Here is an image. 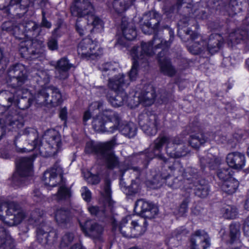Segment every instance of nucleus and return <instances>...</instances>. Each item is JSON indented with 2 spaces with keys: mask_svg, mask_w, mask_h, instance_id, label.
<instances>
[{
  "mask_svg": "<svg viewBox=\"0 0 249 249\" xmlns=\"http://www.w3.org/2000/svg\"><path fill=\"white\" fill-rule=\"evenodd\" d=\"M28 77L26 68L21 64L13 65L7 71V82L12 88L11 90L2 91L1 94L13 108L25 109L30 106L31 100H26V96L23 95L28 93L27 90L22 87L28 81Z\"/></svg>",
  "mask_w": 249,
  "mask_h": 249,
  "instance_id": "f257e3e1",
  "label": "nucleus"
},
{
  "mask_svg": "<svg viewBox=\"0 0 249 249\" xmlns=\"http://www.w3.org/2000/svg\"><path fill=\"white\" fill-rule=\"evenodd\" d=\"M164 144L166 145V153L171 158H178L186 155L187 152L183 140L180 137L162 136L158 137L155 140L153 145L151 147V152L148 156L149 158L152 159L157 158L166 162L167 160L161 153Z\"/></svg>",
  "mask_w": 249,
  "mask_h": 249,
  "instance_id": "f03ea898",
  "label": "nucleus"
},
{
  "mask_svg": "<svg viewBox=\"0 0 249 249\" xmlns=\"http://www.w3.org/2000/svg\"><path fill=\"white\" fill-rule=\"evenodd\" d=\"M31 135H33L35 138L33 141V147L32 150L36 149L42 156H54L61 150L62 142L60 135L57 131L49 129L45 131L43 137V142L39 144L38 140L36 138V133L32 132Z\"/></svg>",
  "mask_w": 249,
  "mask_h": 249,
  "instance_id": "7ed1b4c3",
  "label": "nucleus"
},
{
  "mask_svg": "<svg viewBox=\"0 0 249 249\" xmlns=\"http://www.w3.org/2000/svg\"><path fill=\"white\" fill-rule=\"evenodd\" d=\"M169 34L170 38L168 41L164 40L158 35H155L152 41L147 43L142 41L141 42V46L133 47L130 51V55L133 57H136L140 58V59H143L146 62L149 57L155 53L154 49L161 48L164 50L170 46L174 37V32L170 29Z\"/></svg>",
  "mask_w": 249,
  "mask_h": 249,
  "instance_id": "20e7f679",
  "label": "nucleus"
},
{
  "mask_svg": "<svg viewBox=\"0 0 249 249\" xmlns=\"http://www.w3.org/2000/svg\"><path fill=\"white\" fill-rule=\"evenodd\" d=\"M120 121L117 113L110 109H106L93 118L92 127L99 132L113 133L117 129Z\"/></svg>",
  "mask_w": 249,
  "mask_h": 249,
  "instance_id": "39448f33",
  "label": "nucleus"
},
{
  "mask_svg": "<svg viewBox=\"0 0 249 249\" xmlns=\"http://www.w3.org/2000/svg\"><path fill=\"white\" fill-rule=\"evenodd\" d=\"M189 19L188 18H182L179 21L178 35L183 38L191 40V42L187 45L189 51L194 54L203 53L205 52L206 47L204 46V40L201 36L189 29H183V27L188 25Z\"/></svg>",
  "mask_w": 249,
  "mask_h": 249,
  "instance_id": "423d86ee",
  "label": "nucleus"
},
{
  "mask_svg": "<svg viewBox=\"0 0 249 249\" xmlns=\"http://www.w3.org/2000/svg\"><path fill=\"white\" fill-rule=\"evenodd\" d=\"M33 157H21L17 160V172L12 177V182L14 185L20 186L25 183L27 177L32 175Z\"/></svg>",
  "mask_w": 249,
  "mask_h": 249,
  "instance_id": "0eeeda50",
  "label": "nucleus"
},
{
  "mask_svg": "<svg viewBox=\"0 0 249 249\" xmlns=\"http://www.w3.org/2000/svg\"><path fill=\"white\" fill-rule=\"evenodd\" d=\"M77 53L82 58L93 59L102 54L103 49L97 42L87 38L79 43Z\"/></svg>",
  "mask_w": 249,
  "mask_h": 249,
  "instance_id": "6e6552de",
  "label": "nucleus"
},
{
  "mask_svg": "<svg viewBox=\"0 0 249 249\" xmlns=\"http://www.w3.org/2000/svg\"><path fill=\"white\" fill-rule=\"evenodd\" d=\"M160 19V15L155 11L145 13L143 16V21L141 23L142 31L145 34H151L159 31Z\"/></svg>",
  "mask_w": 249,
  "mask_h": 249,
  "instance_id": "1a4fd4ad",
  "label": "nucleus"
},
{
  "mask_svg": "<svg viewBox=\"0 0 249 249\" xmlns=\"http://www.w3.org/2000/svg\"><path fill=\"white\" fill-rule=\"evenodd\" d=\"M5 223L12 226L19 224L25 218L26 213L15 202H7Z\"/></svg>",
  "mask_w": 249,
  "mask_h": 249,
  "instance_id": "9d476101",
  "label": "nucleus"
},
{
  "mask_svg": "<svg viewBox=\"0 0 249 249\" xmlns=\"http://www.w3.org/2000/svg\"><path fill=\"white\" fill-rule=\"evenodd\" d=\"M211 244V238L208 233L199 230L191 234L189 247L190 249H207Z\"/></svg>",
  "mask_w": 249,
  "mask_h": 249,
  "instance_id": "9b49d317",
  "label": "nucleus"
},
{
  "mask_svg": "<svg viewBox=\"0 0 249 249\" xmlns=\"http://www.w3.org/2000/svg\"><path fill=\"white\" fill-rule=\"evenodd\" d=\"M139 124L145 133L154 135L157 132L159 120L156 115L142 114L139 117Z\"/></svg>",
  "mask_w": 249,
  "mask_h": 249,
  "instance_id": "f8f14e48",
  "label": "nucleus"
},
{
  "mask_svg": "<svg viewBox=\"0 0 249 249\" xmlns=\"http://www.w3.org/2000/svg\"><path fill=\"white\" fill-rule=\"evenodd\" d=\"M63 171L58 161L44 174L43 180L45 185L51 187L56 186L62 179Z\"/></svg>",
  "mask_w": 249,
  "mask_h": 249,
  "instance_id": "ddd939ff",
  "label": "nucleus"
},
{
  "mask_svg": "<svg viewBox=\"0 0 249 249\" xmlns=\"http://www.w3.org/2000/svg\"><path fill=\"white\" fill-rule=\"evenodd\" d=\"M81 228L85 234L93 239L95 242L102 241V235L104 231L103 227L96 222L89 220L85 222Z\"/></svg>",
  "mask_w": 249,
  "mask_h": 249,
  "instance_id": "4468645a",
  "label": "nucleus"
},
{
  "mask_svg": "<svg viewBox=\"0 0 249 249\" xmlns=\"http://www.w3.org/2000/svg\"><path fill=\"white\" fill-rule=\"evenodd\" d=\"M135 212L146 218H154L158 213V209L154 204L143 199L138 200L135 203Z\"/></svg>",
  "mask_w": 249,
  "mask_h": 249,
  "instance_id": "2eb2a0df",
  "label": "nucleus"
},
{
  "mask_svg": "<svg viewBox=\"0 0 249 249\" xmlns=\"http://www.w3.org/2000/svg\"><path fill=\"white\" fill-rule=\"evenodd\" d=\"M116 141L115 137L108 141V143L111 144V146L108 149L105 148L99 157L104 161L106 166L109 169H113L119 166L120 162L118 158L112 151V149L116 144Z\"/></svg>",
  "mask_w": 249,
  "mask_h": 249,
  "instance_id": "dca6fc26",
  "label": "nucleus"
},
{
  "mask_svg": "<svg viewBox=\"0 0 249 249\" xmlns=\"http://www.w3.org/2000/svg\"><path fill=\"white\" fill-rule=\"evenodd\" d=\"M71 14L78 18L93 13L94 8L88 0H76L71 7Z\"/></svg>",
  "mask_w": 249,
  "mask_h": 249,
  "instance_id": "f3484780",
  "label": "nucleus"
},
{
  "mask_svg": "<svg viewBox=\"0 0 249 249\" xmlns=\"http://www.w3.org/2000/svg\"><path fill=\"white\" fill-rule=\"evenodd\" d=\"M147 226L145 219L132 220L129 223L128 229L124 231L123 236L127 238H135L142 234Z\"/></svg>",
  "mask_w": 249,
  "mask_h": 249,
  "instance_id": "a211bd4d",
  "label": "nucleus"
},
{
  "mask_svg": "<svg viewBox=\"0 0 249 249\" xmlns=\"http://www.w3.org/2000/svg\"><path fill=\"white\" fill-rule=\"evenodd\" d=\"M19 51L23 56L26 55H31L33 56L42 53L41 46L36 41L31 40L22 41L19 44Z\"/></svg>",
  "mask_w": 249,
  "mask_h": 249,
  "instance_id": "6ab92c4d",
  "label": "nucleus"
},
{
  "mask_svg": "<svg viewBox=\"0 0 249 249\" xmlns=\"http://www.w3.org/2000/svg\"><path fill=\"white\" fill-rule=\"evenodd\" d=\"M224 44L223 37L219 34H212L207 41L204 40L205 52L209 53L214 54L217 52Z\"/></svg>",
  "mask_w": 249,
  "mask_h": 249,
  "instance_id": "aec40b11",
  "label": "nucleus"
},
{
  "mask_svg": "<svg viewBox=\"0 0 249 249\" xmlns=\"http://www.w3.org/2000/svg\"><path fill=\"white\" fill-rule=\"evenodd\" d=\"M73 67L66 57L61 58L58 60L55 67L56 76L61 80L67 79L69 75V71Z\"/></svg>",
  "mask_w": 249,
  "mask_h": 249,
  "instance_id": "412c9836",
  "label": "nucleus"
},
{
  "mask_svg": "<svg viewBox=\"0 0 249 249\" xmlns=\"http://www.w3.org/2000/svg\"><path fill=\"white\" fill-rule=\"evenodd\" d=\"M129 80L124 74H119L108 79V86L114 91L124 90L129 85Z\"/></svg>",
  "mask_w": 249,
  "mask_h": 249,
  "instance_id": "4be33fe9",
  "label": "nucleus"
},
{
  "mask_svg": "<svg viewBox=\"0 0 249 249\" xmlns=\"http://www.w3.org/2000/svg\"><path fill=\"white\" fill-rule=\"evenodd\" d=\"M227 162L229 166L235 169H242L245 164V157L240 152H232L227 156Z\"/></svg>",
  "mask_w": 249,
  "mask_h": 249,
  "instance_id": "5701e85b",
  "label": "nucleus"
},
{
  "mask_svg": "<svg viewBox=\"0 0 249 249\" xmlns=\"http://www.w3.org/2000/svg\"><path fill=\"white\" fill-rule=\"evenodd\" d=\"M2 221L0 220V248L3 249H13L14 242L4 228Z\"/></svg>",
  "mask_w": 249,
  "mask_h": 249,
  "instance_id": "b1692460",
  "label": "nucleus"
},
{
  "mask_svg": "<svg viewBox=\"0 0 249 249\" xmlns=\"http://www.w3.org/2000/svg\"><path fill=\"white\" fill-rule=\"evenodd\" d=\"M156 91L152 87H149L138 95V102L145 106H149L154 102Z\"/></svg>",
  "mask_w": 249,
  "mask_h": 249,
  "instance_id": "393cba45",
  "label": "nucleus"
},
{
  "mask_svg": "<svg viewBox=\"0 0 249 249\" xmlns=\"http://www.w3.org/2000/svg\"><path fill=\"white\" fill-rule=\"evenodd\" d=\"M163 53L161 52L158 54L160 71L164 75L172 76L176 73V71L172 65L170 60L167 57L162 55Z\"/></svg>",
  "mask_w": 249,
  "mask_h": 249,
  "instance_id": "a878e982",
  "label": "nucleus"
},
{
  "mask_svg": "<svg viewBox=\"0 0 249 249\" xmlns=\"http://www.w3.org/2000/svg\"><path fill=\"white\" fill-rule=\"evenodd\" d=\"M111 144L108 143V142L98 143H95L93 142H89L86 143L85 151L88 154H96L100 157L104 149L109 148L111 146Z\"/></svg>",
  "mask_w": 249,
  "mask_h": 249,
  "instance_id": "bb28decb",
  "label": "nucleus"
},
{
  "mask_svg": "<svg viewBox=\"0 0 249 249\" xmlns=\"http://www.w3.org/2000/svg\"><path fill=\"white\" fill-rule=\"evenodd\" d=\"M213 134H204L201 132L192 134L190 135L189 141L190 145L195 148H198L201 145L211 139H213Z\"/></svg>",
  "mask_w": 249,
  "mask_h": 249,
  "instance_id": "cd10ccee",
  "label": "nucleus"
},
{
  "mask_svg": "<svg viewBox=\"0 0 249 249\" xmlns=\"http://www.w3.org/2000/svg\"><path fill=\"white\" fill-rule=\"evenodd\" d=\"M229 41L232 44H236L245 41L249 44L248 32L246 30L238 29L230 34Z\"/></svg>",
  "mask_w": 249,
  "mask_h": 249,
  "instance_id": "c85d7f7f",
  "label": "nucleus"
},
{
  "mask_svg": "<svg viewBox=\"0 0 249 249\" xmlns=\"http://www.w3.org/2000/svg\"><path fill=\"white\" fill-rule=\"evenodd\" d=\"M222 10L229 16L233 17L241 11V3L239 0H231L228 4L223 6Z\"/></svg>",
  "mask_w": 249,
  "mask_h": 249,
  "instance_id": "c756f323",
  "label": "nucleus"
},
{
  "mask_svg": "<svg viewBox=\"0 0 249 249\" xmlns=\"http://www.w3.org/2000/svg\"><path fill=\"white\" fill-rule=\"evenodd\" d=\"M133 60L132 68L128 73L129 83L131 81L135 80L138 75V70L140 66L142 67H145L148 64V61L146 62L143 59H140V58L133 57L131 55Z\"/></svg>",
  "mask_w": 249,
  "mask_h": 249,
  "instance_id": "7c9ffc66",
  "label": "nucleus"
},
{
  "mask_svg": "<svg viewBox=\"0 0 249 249\" xmlns=\"http://www.w3.org/2000/svg\"><path fill=\"white\" fill-rule=\"evenodd\" d=\"M115 95L108 97V101L115 107L122 106L127 100V95L126 93L123 90L114 91Z\"/></svg>",
  "mask_w": 249,
  "mask_h": 249,
  "instance_id": "2f4dec72",
  "label": "nucleus"
},
{
  "mask_svg": "<svg viewBox=\"0 0 249 249\" xmlns=\"http://www.w3.org/2000/svg\"><path fill=\"white\" fill-rule=\"evenodd\" d=\"M50 97L48 98V105L57 106L62 102V95L59 90L54 87L48 88Z\"/></svg>",
  "mask_w": 249,
  "mask_h": 249,
  "instance_id": "473e14b6",
  "label": "nucleus"
},
{
  "mask_svg": "<svg viewBox=\"0 0 249 249\" xmlns=\"http://www.w3.org/2000/svg\"><path fill=\"white\" fill-rule=\"evenodd\" d=\"M44 212L40 209H36L32 211L28 216L26 215L25 218H27L29 224L34 226H39L43 221Z\"/></svg>",
  "mask_w": 249,
  "mask_h": 249,
  "instance_id": "72a5a7b5",
  "label": "nucleus"
},
{
  "mask_svg": "<svg viewBox=\"0 0 249 249\" xmlns=\"http://www.w3.org/2000/svg\"><path fill=\"white\" fill-rule=\"evenodd\" d=\"M55 219L59 225L65 226L70 222V213L65 209H58L55 213Z\"/></svg>",
  "mask_w": 249,
  "mask_h": 249,
  "instance_id": "f704fd0d",
  "label": "nucleus"
},
{
  "mask_svg": "<svg viewBox=\"0 0 249 249\" xmlns=\"http://www.w3.org/2000/svg\"><path fill=\"white\" fill-rule=\"evenodd\" d=\"M2 29L3 30L6 31L12 34H13L16 38L18 39H21L22 37L20 35H23V29L20 26L13 25L10 21L4 22L2 25Z\"/></svg>",
  "mask_w": 249,
  "mask_h": 249,
  "instance_id": "c9c22d12",
  "label": "nucleus"
},
{
  "mask_svg": "<svg viewBox=\"0 0 249 249\" xmlns=\"http://www.w3.org/2000/svg\"><path fill=\"white\" fill-rule=\"evenodd\" d=\"M117 128L119 129L123 135L128 138L133 137L136 134V125L132 122L119 124Z\"/></svg>",
  "mask_w": 249,
  "mask_h": 249,
  "instance_id": "e433bc0d",
  "label": "nucleus"
},
{
  "mask_svg": "<svg viewBox=\"0 0 249 249\" xmlns=\"http://www.w3.org/2000/svg\"><path fill=\"white\" fill-rule=\"evenodd\" d=\"M239 186V182L233 178L225 180L221 185L222 190L226 193L231 195L236 191Z\"/></svg>",
  "mask_w": 249,
  "mask_h": 249,
  "instance_id": "4c0bfd02",
  "label": "nucleus"
},
{
  "mask_svg": "<svg viewBox=\"0 0 249 249\" xmlns=\"http://www.w3.org/2000/svg\"><path fill=\"white\" fill-rule=\"evenodd\" d=\"M121 27L123 35L126 39L131 40L136 37L137 33L132 23H129L126 24L125 22L123 21Z\"/></svg>",
  "mask_w": 249,
  "mask_h": 249,
  "instance_id": "58836bf2",
  "label": "nucleus"
},
{
  "mask_svg": "<svg viewBox=\"0 0 249 249\" xmlns=\"http://www.w3.org/2000/svg\"><path fill=\"white\" fill-rule=\"evenodd\" d=\"M201 182L194 183V190L196 196L204 198L208 196L210 189L209 185L205 181H202Z\"/></svg>",
  "mask_w": 249,
  "mask_h": 249,
  "instance_id": "ea45409f",
  "label": "nucleus"
},
{
  "mask_svg": "<svg viewBox=\"0 0 249 249\" xmlns=\"http://www.w3.org/2000/svg\"><path fill=\"white\" fill-rule=\"evenodd\" d=\"M135 0H114L113 2V7L115 11L121 13L126 10Z\"/></svg>",
  "mask_w": 249,
  "mask_h": 249,
  "instance_id": "a19ab883",
  "label": "nucleus"
},
{
  "mask_svg": "<svg viewBox=\"0 0 249 249\" xmlns=\"http://www.w3.org/2000/svg\"><path fill=\"white\" fill-rule=\"evenodd\" d=\"M49 226L45 224H42L36 230V238L38 241L42 245H47V237L45 235L48 234Z\"/></svg>",
  "mask_w": 249,
  "mask_h": 249,
  "instance_id": "79ce46f5",
  "label": "nucleus"
},
{
  "mask_svg": "<svg viewBox=\"0 0 249 249\" xmlns=\"http://www.w3.org/2000/svg\"><path fill=\"white\" fill-rule=\"evenodd\" d=\"M107 206V205H105ZM105 208H99L96 206H89L88 207V211L91 215L99 217H107L108 215V212H111L108 208V205Z\"/></svg>",
  "mask_w": 249,
  "mask_h": 249,
  "instance_id": "37998d69",
  "label": "nucleus"
},
{
  "mask_svg": "<svg viewBox=\"0 0 249 249\" xmlns=\"http://www.w3.org/2000/svg\"><path fill=\"white\" fill-rule=\"evenodd\" d=\"M240 227L238 223H232L230 225V242L233 243L234 242H239V238L240 235Z\"/></svg>",
  "mask_w": 249,
  "mask_h": 249,
  "instance_id": "c03bdc74",
  "label": "nucleus"
},
{
  "mask_svg": "<svg viewBox=\"0 0 249 249\" xmlns=\"http://www.w3.org/2000/svg\"><path fill=\"white\" fill-rule=\"evenodd\" d=\"M49 92L48 88L42 89L39 90L35 97V100L36 103L40 105H48V98H49Z\"/></svg>",
  "mask_w": 249,
  "mask_h": 249,
  "instance_id": "a18cd8bd",
  "label": "nucleus"
},
{
  "mask_svg": "<svg viewBox=\"0 0 249 249\" xmlns=\"http://www.w3.org/2000/svg\"><path fill=\"white\" fill-rule=\"evenodd\" d=\"M111 194L110 182L109 180H106L104 189L103 196L105 197V205H108L110 210L112 209L114 203L111 199Z\"/></svg>",
  "mask_w": 249,
  "mask_h": 249,
  "instance_id": "49530a36",
  "label": "nucleus"
},
{
  "mask_svg": "<svg viewBox=\"0 0 249 249\" xmlns=\"http://www.w3.org/2000/svg\"><path fill=\"white\" fill-rule=\"evenodd\" d=\"M18 117L15 114V115L6 116L5 119L0 118V128H4L7 125H18Z\"/></svg>",
  "mask_w": 249,
  "mask_h": 249,
  "instance_id": "de8ad7c7",
  "label": "nucleus"
},
{
  "mask_svg": "<svg viewBox=\"0 0 249 249\" xmlns=\"http://www.w3.org/2000/svg\"><path fill=\"white\" fill-rule=\"evenodd\" d=\"M36 80L41 87L47 84L50 81V75L48 71L45 70H38L36 73Z\"/></svg>",
  "mask_w": 249,
  "mask_h": 249,
  "instance_id": "09e8293b",
  "label": "nucleus"
},
{
  "mask_svg": "<svg viewBox=\"0 0 249 249\" xmlns=\"http://www.w3.org/2000/svg\"><path fill=\"white\" fill-rule=\"evenodd\" d=\"M57 200H67L71 197L70 190L65 185H61L58 188L57 194L54 196Z\"/></svg>",
  "mask_w": 249,
  "mask_h": 249,
  "instance_id": "8fccbe9b",
  "label": "nucleus"
},
{
  "mask_svg": "<svg viewBox=\"0 0 249 249\" xmlns=\"http://www.w3.org/2000/svg\"><path fill=\"white\" fill-rule=\"evenodd\" d=\"M87 20V23L89 26V25L90 28L93 26L91 28L92 30L94 28H103V21L99 18L94 15L93 13H90L88 16Z\"/></svg>",
  "mask_w": 249,
  "mask_h": 249,
  "instance_id": "3c124183",
  "label": "nucleus"
},
{
  "mask_svg": "<svg viewBox=\"0 0 249 249\" xmlns=\"http://www.w3.org/2000/svg\"><path fill=\"white\" fill-rule=\"evenodd\" d=\"M128 221V220L127 217H125L122 219L121 221H120L119 223H118L116 219L114 218H112V225L113 230H116L117 229H118L121 233L123 235L124 230H127L129 225Z\"/></svg>",
  "mask_w": 249,
  "mask_h": 249,
  "instance_id": "603ef678",
  "label": "nucleus"
},
{
  "mask_svg": "<svg viewBox=\"0 0 249 249\" xmlns=\"http://www.w3.org/2000/svg\"><path fill=\"white\" fill-rule=\"evenodd\" d=\"M86 21L81 19H77L76 22V29L80 36L87 35L89 32L91 31L92 29L90 26H86Z\"/></svg>",
  "mask_w": 249,
  "mask_h": 249,
  "instance_id": "864d4df0",
  "label": "nucleus"
},
{
  "mask_svg": "<svg viewBox=\"0 0 249 249\" xmlns=\"http://www.w3.org/2000/svg\"><path fill=\"white\" fill-rule=\"evenodd\" d=\"M222 211L224 216L227 219L235 218L238 214L237 209L234 206L226 205Z\"/></svg>",
  "mask_w": 249,
  "mask_h": 249,
  "instance_id": "5fc2aeb1",
  "label": "nucleus"
},
{
  "mask_svg": "<svg viewBox=\"0 0 249 249\" xmlns=\"http://www.w3.org/2000/svg\"><path fill=\"white\" fill-rule=\"evenodd\" d=\"M217 175L219 178L223 182L232 178L231 177V169L229 168L218 170Z\"/></svg>",
  "mask_w": 249,
  "mask_h": 249,
  "instance_id": "6e6d98bb",
  "label": "nucleus"
},
{
  "mask_svg": "<svg viewBox=\"0 0 249 249\" xmlns=\"http://www.w3.org/2000/svg\"><path fill=\"white\" fill-rule=\"evenodd\" d=\"M48 234L45 235L47 237V245L53 244L57 238V233L55 230L49 227L48 230Z\"/></svg>",
  "mask_w": 249,
  "mask_h": 249,
  "instance_id": "4d7b16f0",
  "label": "nucleus"
},
{
  "mask_svg": "<svg viewBox=\"0 0 249 249\" xmlns=\"http://www.w3.org/2000/svg\"><path fill=\"white\" fill-rule=\"evenodd\" d=\"M11 105H8L7 107L4 106L0 105V118H4L6 117V116H8L9 115H13L16 114L18 116L17 111L16 109L14 112H11V110H8V108L10 107Z\"/></svg>",
  "mask_w": 249,
  "mask_h": 249,
  "instance_id": "13d9d810",
  "label": "nucleus"
},
{
  "mask_svg": "<svg viewBox=\"0 0 249 249\" xmlns=\"http://www.w3.org/2000/svg\"><path fill=\"white\" fill-rule=\"evenodd\" d=\"M99 69L103 72L108 71L107 75H110L113 74L115 71L114 69L110 63H104L99 65Z\"/></svg>",
  "mask_w": 249,
  "mask_h": 249,
  "instance_id": "bf43d9fd",
  "label": "nucleus"
},
{
  "mask_svg": "<svg viewBox=\"0 0 249 249\" xmlns=\"http://www.w3.org/2000/svg\"><path fill=\"white\" fill-rule=\"evenodd\" d=\"M197 170L193 168H189L187 172L182 173V176L187 180H189L193 178H196Z\"/></svg>",
  "mask_w": 249,
  "mask_h": 249,
  "instance_id": "052dcab7",
  "label": "nucleus"
},
{
  "mask_svg": "<svg viewBox=\"0 0 249 249\" xmlns=\"http://www.w3.org/2000/svg\"><path fill=\"white\" fill-rule=\"evenodd\" d=\"M38 26L37 24L32 21H29L25 24L21 25L22 28L27 32L29 31H35Z\"/></svg>",
  "mask_w": 249,
  "mask_h": 249,
  "instance_id": "680f3d73",
  "label": "nucleus"
},
{
  "mask_svg": "<svg viewBox=\"0 0 249 249\" xmlns=\"http://www.w3.org/2000/svg\"><path fill=\"white\" fill-rule=\"evenodd\" d=\"M200 161L202 166L204 167L207 164L210 168H213L214 167V164H216L215 159L211 157L207 158H202L200 159Z\"/></svg>",
  "mask_w": 249,
  "mask_h": 249,
  "instance_id": "e2e57ef3",
  "label": "nucleus"
},
{
  "mask_svg": "<svg viewBox=\"0 0 249 249\" xmlns=\"http://www.w3.org/2000/svg\"><path fill=\"white\" fill-rule=\"evenodd\" d=\"M193 14L197 19H205L207 17L206 12L202 8L194 9Z\"/></svg>",
  "mask_w": 249,
  "mask_h": 249,
  "instance_id": "0e129e2a",
  "label": "nucleus"
},
{
  "mask_svg": "<svg viewBox=\"0 0 249 249\" xmlns=\"http://www.w3.org/2000/svg\"><path fill=\"white\" fill-rule=\"evenodd\" d=\"M47 46L51 51L57 50L58 48V44L57 39L53 36L51 37L48 39Z\"/></svg>",
  "mask_w": 249,
  "mask_h": 249,
  "instance_id": "69168bd1",
  "label": "nucleus"
},
{
  "mask_svg": "<svg viewBox=\"0 0 249 249\" xmlns=\"http://www.w3.org/2000/svg\"><path fill=\"white\" fill-rule=\"evenodd\" d=\"M81 195L83 199L85 201L87 202L90 201L91 199V193L87 187L84 186L82 188Z\"/></svg>",
  "mask_w": 249,
  "mask_h": 249,
  "instance_id": "338daca9",
  "label": "nucleus"
},
{
  "mask_svg": "<svg viewBox=\"0 0 249 249\" xmlns=\"http://www.w3.org/2000/svg\"><path fill=\"white\" fill-rule=\"evenodd\" d=\"M189 231L184 227H181L177 229L175 231V234L177 237L179 236H185L188 234Z\"/></svg>",
  "mask_w": 249,
  "mask_h": 249,
  "instance_id": "774afa93",
  "label": "nucleus"
}]
</instances>
